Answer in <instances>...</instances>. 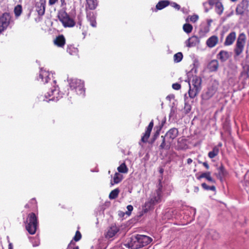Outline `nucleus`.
Instances as JSON below:
<instances>
[{
  "label": "nucleus",
  "instance_id": "nucleus-16",
  "mask_svg": "<svg viewBox=\"0 0 249 249\" xmlns=\"http://www.w3.org/2000/svg\"><path fill=\"white\" fill-rule=\"evenodd\" d=\"M153 125H154L153 121L152 120L150 122L148 126L146 127L145 132L141 140L142 142H146L147 141V140L150 136V135L151 130L152 129V128L153 127Z\"/></svg>",
  "mask_w": 249,
  "mask_h": 249
},
{
  "label": "nucleus",
  "instance_id": "nucleus-8",
  "mask_svg": "<svg viewBox=\"0 0 249 249\" xmlns=\"http://www.w3.org/2000/svg\"><path fill=\"white\" fill-rule=\"evenodd\" d=\"M10 20V17L8 13H4L0 17V34L7 29L9 25Z\"/></svg>",
  "mask_w": 249,
  "mask_h": 249
},
{
  "label": "nucleus",
  "instance_id": "nucleus-38",
  "mask_svg": "<svg viewBox=\"0 0 249 249\" xmlns=\"http://www.w3.org/2000/svg\"><path fill=\"white\" fill-rule=\"evenodd\" d=\"M202 188L206 190H211L212 191H215V187L214 186H208L206 183H203L201 184Z\"/></svg>",
  "mask_w": 249,
  "mask_h": 249
},
{
  "label": "nucleus",
  "instance_id": "nucleus-57",
  "mask_svg": "<svg viewBox=\"0 0 249 249\" xmlns=\"http://www.w3.org/2000/svg\"><path fill=\"white\" fill-rule=\"evenodd\" d=\"M174 97V96L173 95H168L166 97V99L169 100H170L172 98H173Z\"/></svg>",
  "mask_w": 249,
  "mask_h": 249
},
{
  "label": "nucleus",
  "instance_id": "nucleus-26",
  "mask_svg": "<svg viewBox=\"0 0 249 249\" xmlns=\"http://www.w3.org/2000/svg\"><path fill=\"white\" fill-rule=\"evenodd\" d=\"M45 1L44 0H41L40 6H37V12L39 15H43L45 13Z\"/></svg>",
  "mask_w": 249,
  "mask_h": 249
},
{
  "label": "nucleus",
  "instance_id": "nucleus-15",
  "mask_svg": "<svg viewBox=\"0 0 249 249\" xmlns=\"http://www.w3.org/2000/svg\"><path fill=\"white\" fill-rule=\"evenodd\" d=\"M119 231V229L115 225L110 227L106 232L105 235L107 238L109 239L113 237Z\"/></svg>",
  "mask_w": 249,
  "mask_h": 249
},
{
  "label": "nucleus",
  "instance_id": "nucleus-33",
  "mask_svg": "<svg viewBox=\"0 0 249 249\" xmlns=\"http://www.w3.org/2000/svg\"><path fill=\"white\" fill-rule=\"evenodd\" d=\"M183 58V54L179 52L174 55V61L175 63H178L181 61Z\"/></svg>",
  "mask_w": 249,
  "mask_h": 249
},
{
  "label": "nucleus",
  "instance_id": "nucleus-1",
  "mask_svg": "<svg viewBox=\"0 0 249 249\" xmlns=\"http://www.w3.org/2000/svg\"><path fill=\"white\" fill-rule=\"evenodd\" d=\"M53 75L48 71L41 69L40 71L39 77L37 78L38 81L40 80L44 84L48 83L49 81H52L51 83V87H50L49 91L44 95H40L39 100L40 101L49 102L50 101H57L62 97V93L59 91L58 87L56 85V81L53 79Z\"/></svg>",
  "mask_w": 249,
  "mask_h": 249
},
{
  "label": "nucleus",
  "instance_id": "nucleus-32",
  "mask_svg": "<svg viewBox=\"0 0 249 249\" xmlns=\"http://www.w3.org/2000/svg\"><path fill=\"white\" fill-rule=\"evenodd\" d=\"M183 31L187 34H189L193 30V26L189 23H185L183 26Z\"/></svg>",
  "mask_w": 249,
  "mask_h": 249
},
{
  "label": "nucleus",
  "instance_id": "nucleus-53",
  "mask_svg": "<svg viewBox=\"0 0 249 249\" xmlns=\"http://www.w3.org/2000/svg\"><path fill=\"white\" fill-rule=\"evenodd\" d=\"M78 24L81 26V24H82V19H81V17L80 15L78 16Z\"/></svg>",
  "mask_w": 249,
  "mask_h": 249
},
{
  "label": "nucleus",
  "instance_id": "nucleus-23",
  "mask_svg": "<svg viewBox=\"0 0 249 249\" xmlns=\"http://www.w3.org/2000/svg\"><path fill=\"white\" fill-rule=\"evenodd\" d=\"M197 178L198 179H200L202 178H205L208 181H209L210 182H214V179L212 178V177L211 176V173L210 172L202 173Z\"/></svg>",
  "mask_w": 249,
  "mask_h": 249
},
{
  "label": "nucleus",
  "instance_id": "nucleus-20",
  "mask_svg": "<svg viewBox=\"0 0 249 249\" xmlns=\"http://www.w3.org/2000/svg\"><path fill=\"white\" fill-rule=\"evenodd\" d=\"M87 18L88 20L90 22L91 26L95 27L96 26V22L94 13L91 11H87Z\"/></svg>",
  "mask_w": 249,
  "mask_h": 249
},
{
  "label": "nucleus",
  "instance_id": "nucleus-25",
  "mask_svg": "<svg viewBox=\"0 0 249 249\" xmlns=\"http://www.w3.org/2000/svg\"><path fill=\"white\" fill-rule=\"evenodd\" d=\"M117 171L121 174H127L128 172V168L125 163L123 162L117 167Z\"/></svg>",
  "mask_w": 249,
  "mask_h": 249
},
{
  "label": "nucleus",
  "instance_id": "nucleus-7",
  "mask_svg": "<svg viewBox=\"0 0 249 249\" xmlns=\"http://www.w3.org/2000/svg\"><path fill=\"white\" fill-rule=\"evenodd\" d=\"M246 39V36L244 33H241L239 35L234 49V52L236 55L238 56L243 52Z\"/></svg>",
  "mask_w": 249,
  "mask_h": 249
},
{
  "label": "nucleus",
  "instance_id": "nucleus-12",
  "mask_svg": "<svg viewBox=\"0 0 249 249\" xmlns=\"http://www.w3.org/2000/svg\"><path fill=\"white\" fill-rule=\"evenodd\" d=\"M249 6L248 0H243L236 8V13L238 15H242L247 10Z\"/></svg>",
  "mask_w": 249,
  "mask_h": 249
},
{
  "label": "nucleus",
  "instance_id": "nucleus-63",
  "mask_svg": "<svg viewBox=\"0 0 249 249\" xmlns=\"http://www.w3.org/2000/svg\"><path fill=\"white\" fill-rule=\"evenodd\" d=\"M221 145H222V144H221V143H219V146H221Z\"/></svg>",
  "mask_w": 249,
  "mask_h": 249
},
{
  "label": "nucleus",
  "instance_id": "nucleus-58",
  "mask_svg": "<svg viewBox=\"0 0 249 249\" xmlns=\"http://www.w3.org/2000/svg\"><path fill=\"white\" fill-rule=\"evenodd\" d=\"M8 249H13V246L12 243H9L8 245Z\"/></svg>",
  "mask_w": 249,
  "mask_h": 249
},
{
  "label": "nucleus",
  "instance_id": "nucleus-43",
  "mask_svg": "<svg viewBox=\"0 0 249 249\" xmlns=\"http://www.w3.org/2000/svg\"><path fill=\"white\" fill-rule=\"evenodd\" d=\"M81 238V234L80 232L78 231H77L76 232L75 235L73 237V240L75 241H79Z\"/></svg>",
  "mask_w": 249,
  "mask_h": 249
},
{
  "label": "nucleus",
  "instance_id": "nucleus-48",
  "mask_svg": "<svg viewBox=\"0 0 249 249\" xmlns=\"http://www.w3.org/2000/svg\"><path fill=\"white\" fill-rule=\"evenodd\" d=\"M127 209L128 211L126 212V213L127 214L130 215L131 213V212H132V211L133 209V207L132 205H129L127 206Z\"/></svg>",
  "mask_w": 249,
  "mask_h": 249
},
{
  "label": "nucleus",
  "instance_id": "nucleus-62",
  "mask_svg": "<svg viewBox=\"0 0 249 249\" xmlns=\"http://www.w3.org/2000/svg\"><path fill=\"white\" fill-rule=\"evenodd\" d=\"M25 207H28V204H26V205H25Z\"/></svg>",
  "mask_w": 249,
  "mask_h": 249
},
{
  "label": "nucleus",
  "instance_id": "nucleus-55",
  "mask_svg": "<svg viewBox=\"0 0 249 249\" xmlns=\"http://www.w3.org/2000/svg\"><path fill=\"white\" fill-rule=\"evenodd\" d=\"M199 187L197 186H195L194 187V191L195 193H197L199 191Z\"/></svg>",
  "mask_w": 249,
  "mask_h": 249
},
{
  "label": "nucleus",
  "instance_id": "nucleus-4",
  "mask_svg": "<svg viewBox=\"0 0 249 249\" xmlns=\"http://www.w3.org/2000/svg\"><path fill=\"white\" fill-rule=\"evenodd\" d=\"M68 82L71 89L74 90L77 94L84 97L85 94L84 83L82 80L76 78L68 79Z\"/></svg>",
  "mask_w": 249,
  "mask_h": 249
},
{
  "label": "nucleus",
  "instance_id": "nucleus-59",
  "mask_svg": "<svg viewBox=\"0 0 249 249\" xmlns=\"http://www.w3.org/2000/svg\"><path fill=\"white\" fill-rule=\"evenodd\" d=\"M219 170L221 172V173H223V168L222 166H221L220 168H219Z\"/></svg>",
  "mask_w": 249,
  "mask_h": 249
},
{
  "label": "nucleus",
  "instance_id": "nucleus-64",
  "mask_svg": "<svg viewBox=\"0 0 249 249\" xmlns=\"http://www.w3.org/2000/svg\"><path fill=\"white\" fill-rule=\"evenodd\" d=\"M210 23H211V21H209V23H208V25L210 24Z\"/></svg>",
  "mask_w": 249,
  "mask_h": 249
},
{
  "label": "nucleus",
  "instance_id": "nucleus-36",
  "mask_svg": "<svg viewBox=\"0 0 249 249\" xmlns=\"http://www.w3.org/2000/svg\"><path fill=\"white\" fill-rule=\"evenodd\" d=\"M22 12V7L20 5L16 6L14 9V13L17 17L19 16Z\"/></svg>",
  "mask_w": 249,
  "mask_h": 249
},
{
  "label": "nucleus",
  "instance_id": "nucleus-40",
  "mask_svg": "<svg viewBox=\"0 0 249 249\" xmlns=\"http://www.w3.org/2000/svg\"><path fill=\"white\" fill-rule=\"evenodd\" d=\"M67 249H79L78 246H75V243L71 241L68 245Z\"/></svg>",
  "mask_w": 249,
  "mask_h": 249
},
{
  "label": "nucleus",
  "instance_id": "nucleus-27",
  "mask_svg": "<svg viewBox=\"0 0 249 249\" xmlns=\"http://www.w3.org/2000/svg\"><path fill=\"white\" fill-rule=\"evenodd\" d=\"M208 67L211 71H215L218 68V62L216 60H213L210 62Z\"/></svg>",
  "mask_w": 249,
  "mask_h": 249
},
{
  "label": "nucleus",
  "instance_id": "nucleus-37",
  "mask_svg": "<svg viewBox=\"0 0 249 249\" xmlns=\"http://www.w3.org/2000/svg\"><path fill=\"white\" fill-rule=\"evenodd\" d=\"M67 51L68 53H69L71 55H73L77 53V50L75 48L71 46H69L67 47Z\"/></svg>",
  "mask_w": 249,
  "mask_h": 249
},
{
  "label": "nucleus",
  "instance_id": "nucleus-41",
  "mask_svg": "<svg viewBox=\"0 0 249 249\" xmlns=\"http://www.w3.org/2000/svg\"><path fill=\"white\" fill-rule=\"evenodd\" d=\"M177 110H178V109H177V107H172L171 108L170 113V114H169V117H172L175 116L176 114L177 113Z\"/></svg>",
  "mask_w": 249,
  "mask_h": 249
},
{
  "label": "nucleus",
  "instance_id": "nucleus-9",
  "mask_svg": "<svg viewBox=\"0 0 249 249\" xmlns=\"http://www.w3.org/2000/svg\"><path fill=\"white\" fill-rule=\"evenodd\" d=\"M178 131L176 128H172L169 130L163 136L166 139V142L171 144L173 140L175 139L178 135Z\"/></svg>",
  "mask_w": 249,
  "mask_h": 249
},
{
  "label": "nucleus",
  "instance_id": "nucleus-17",
  "mask_svg": "<svg viewBox=\"0 0 249 249\" xmlns=\"http://www.w3.org/2000/svg\"><path fill=\"white\" fill-rule=\"evenodd\" d=\"M218 37L216 36H212L210 37L206 41V45L210 48L215 47L218 42Z\"/></svg>",
  "mask_w": 249,
  "mask_h": 249
},
{
  "label": "nucleus",
  "instance_id": "nucleus-34",
  "mask_svg": "<svg viewBox=\"0 0 249 249\" xmlns=\"http://www.w3.org/2000/svg\"><path fill=\"white\" fill-rule=\"evenodd\" d=\"M162 138V142L160 147L161 149H168L170 147V144L167 143L166 139L163 136H161Z\"/></svg>",
  "mask_w": 249,
  "mask_h": 249
},
{
  "label": "nucleus",
  "instance_id": "nucleus-13",
  "mask_svg": "<svg viewBox=\"0 0 249 249\" xmlns=\"http://www.w3.org/2000/svg\"><path fill=\"white\" fill-rule=\"evenodd\" d=\"M199 43V39L197 36H193L186 40L184 43L187 47L191 48L197 45Z\"/></svg>",
  "mask_w": 249,
  "mask_h": 249
},
{
  "label": "nucleus",
  "instance_id": "nucleus-44",
  "mask_svg": "<svg viewBox=\"0 0 249 249\" xmlns=\"http://www.w3.org/2000/svg\"><path fill=\"white\" fill-rule=\"evenodd\" d=\"M191 109L190 105L188 104L185 103L184 107V110L185 113H188Z\"/></svg>",
  "mask_w": 249,
  "mask_h": 249
},
{
  "label": "nucleus",
  "instance_id": "nucleus-22",
  "mask_svg": "<svg viewBox=\"0 0 249 249\" xmlns=\"http://www.w3.org/2000/svg\"><path fill=\"white\" fill-rule=\"evenodd\" d=\"M170 4V2L167 0H163L160 1L156 5V9L160 10L166 7Z\"/></svg>",
  "mask_w": 249,
  "mask_h": 249
},
{
  "label": "nucleus",
  "instance_id": "nucleus-56",
  "mask_svg": "<svg viewBox=\"0 0 249 249\" xmlns=\"http://www.w3.org/2000/svg\"><path fill=\"white\" fill-rule=\"evenodd\" d=\"M192 161H193V160L189 158L187 159V162L188 164H190L192 162Z\"/></svg>",
  "mask_w": 249,
  "mask_h": 249
},
{
  "label": "nucleus",
  "instance_id": "nucleus-46",
  "mask_svg": "<svg viewBox=\"0 0 249 249\" xmlns=\"http://www.w3.org/2000/svg\"><path fill=\"white\" fill-rule=\"evenodd\" d=\"M190 20L193 22H196L198 19V16L196 15H194L191 16L189 18Z\"/></svg>",
  "mask_w": 249,
  "mask_h": 249
},
{
  "label": "nucleus",
  "instance_id": "nucleus-31",
  "mask_svg": "<svg viewBox=\"0 0 249 249\" xmlns=\"http://www.w3.org/2000/svg\"><path fill=\"white\" fill-rule=\"evenodd\" d=\"M215 11L219 15H220L223 11V7L220 2H217L215 3Z\"/></svg>",
  "mask_w": 249,
  "mask_h": 249
},
{
  "label": "nucleus",
  "instance_id": "nucleus-14",
  "mask_svg": "<svg viewBox=\"0 0 249 249\" xmlns=\"http://www.w3.org/2000/svg\"><path fill=\"white\" fill-rule=\"evenodd\" d=\"M141 248L150 244L152 239L149 236L144 235H137Z\"/></svg>",
  "mask_w": 249,
  "mask_h": 249
},
{
  "label": "nucleus",
  "instance_id": "nucleus-18",
  "mask_svg": "<svg viewBox=\"0 0 249 249\" xmlns=\"http://www.w3.org/2000/svg\"><path fill=\"white\" fill-rule=\"evenodd\" d=\"M236 38V33L232 32L230 33L226 38L224 42L225 46H230L233 44Z\"/></svg>",
  "mask_w": 249,
  "mask_h": 249
},
{
  "label": "nucleus",
  "instance_id": "nucleus-51",
  "mask_svg": "<svg viewBox=\"0 0 249 249\" xmlns=\"http://www.w3.org/2000/svg\"><path fill=\"white\" fill-rule=\"evenodd\" d=\"M207 2L209 4V5L212 7L215 3V0H209Z\"/></svg>",
  "mask_w": 249,
  "mask_h": 249
},
{
  "label": "nucleus",
  "instance_id": "nucleus-45",
  "mask_svg": "<svg viewBox=\"0 0 249 249\" xmlns=\"http://www.w3.org/2000/svg\"><path fill=\"white\" fill-rule=\"evenodd\" d=\"M209 4L207 2H205L203 3L205 12H208V11L212 8L209 5Z\"/></svg>",
  "mask_w": 249,
  "mask_h": 249
},
{
  "label": "nucleus",
  "instance_id": "nucleus-42",
  "mask_svg": "<svg viewBox=\"0 0 249 249\" xmlns=\"http://www.w3.org/2000/svg\"><path fill=\"white\" fill-rule=\"evenodd\" d=\"M244 185L247 192L249 193V178L244 181Z\"/></svg>",
  "mask_w": 249,
  "mask_h": 249
},
{
  "label": "nucleus",
  "instance_id": "nucleus-61",
  "mask_svg": "<svg viewBox=\"0 0 249 249\" xmlns=\"http://www.w3.org/2000/svg\"><path fill=\"white\" fill-rule=\"evenodd\" d=\"M163 172V170L162 169L160 170V173H162Z\"/></svg>",
  "mask_w": 249,
  "mask_h": 249
},
{
  "label": "nucleus",
  "instance_id": "nucleus-10",
  "mask_svg": "<svg viewBox=\"0 0 249 249\" xmlns=\"http://www.w3.org/2000/svg\"><path fill=\"white\" fill-rule=\"evenodd\" d=\"M124 245L126 248L130 249H138L141 248L137 235L131 238L130 240Z\"/></svg>",
  "mask_w": 249,
  "mask_h": 249
},
{
  "label": "nucleus",
  "instance_id": "nucleus-54",
  "mask_svg": "<svg viewBox=\"0 0 249 249\" xmlns=\"http://www.w3.org/2000/svg\"><path fill=\"white\" fill-rule=\"evenodd\" d=\"M203 165L207 169L209 168V166L206 162H203Z\"/></svg>",
  "mask_w": 249,
  "mask_h": 249
},
{
  "label": "nucleus",
  "instance_id": "nucleus-28",
  "mask_svg": "<svg viewBox=\"0 0 249 249\" xmlns=\"http://www.w3.org/2000/svg\"><path fill=\"white\" fill-rule=\"evenodd\" d=\"M86 1L88 7L90 10L95 9L98 5L97 0H86Z\"/></svg>",
  "mask_w": 249,
  "mask_h": 249
},
{
  "label": "nucleus",
  "instance_id": "nucleus-2",
  "mask_svg": "<svg viewBox=\"0 0 249 249\" xmlns=\"http://www.w3.org/2000/svg\"><path fill=\"white\" fill-rule=\"evenodd\" d=\"M162 197V186L160 182L157 188L152 192L150 196L149 200L145 203L146 209H150L154 205L161 201Z\"/></svg>",
  "mask_w": 249,
  "mask_h": 249
},
{
  "label": "nucleus",
  "instance_id": "nucleus-49",
  "mask_svg": "<svg viewBox=\"0 0 249 249\" xmlns=\"http://www.w3.org/2000/svg\"><path fill=\"white\" fill-rule=\"evenodd\" d=\"M170 4L171 5V6H172L173 7L175 8L177 10H179L180 9V6L176 2H171Z\"/></svg>",
  "mask_w": 249,
  "mask_h": 249
},
{
  "label": "nucleus",
  "instance_id": "nucleus-39",
  "mask_svg": "<svg viewBox=\"0 0 249 249\" xmlns=\"http://www.w3.org/2000/svg\"><path fill=\"white\" fill-rule=\"evenodd\" d=\"M31 242L34 247H37L40 244L39 240L38 237L31 239Z\"/></svg>",
  "mask_w": 249,
  "mask_h": 249
},
{
  "label": "nucleus",
  "instance_id": "nucleus-19",
  "mask_svg": "<svg viewBox=\"0 0 249 249\" xmlns=\"http://www.w3.org/2000/svg\"><path fill=\"white\" fill-rule=\"evenodd\" d=\"M54 44L58 47H63L65 44V38L63 35H59L53 40Z\"/></svg>",
  "mask_w": 249,
  "mask_h": 249
},
{
  "label": "nucleus",
  "instance_id": "nucleus-5",
  "mask_svg": "<svg viewBox=\"0 0 249 249\" xmlns=\"http://www.w3.org/2000/svg\"><path fill=\"white\" fill-rule=\"evenodd\" d=\"M37 224V219L36 214L33 213H30L25 224L26 229L30 234H34L36 233Z\"/></svg>",
  "mask_w": 249,
  "mask_h": 249
},
{
  "label": "nucleus",
  "instance_id": "nucleus-21",
  "mask_svg": "<svg viewBox=\"0 0 249 249\" xmlns=\"http://www.w3.org/2000/svg\"><path fill=\"white\" fill-rule=\"evenodd\" d=\"M123 176L121 173L119 172L115 173L113 178V182L112 181H111V185H113L114 184L120 183L123 180Z\"/></svg>",
  "mask_w": 249,
  "mask_h": 249
},
{
  "label": "nucleus",
  "instance_id": "nucleus-29",
  "mask_svg": "<svg viewBox=\"0 0 249 249\" xmlns=\"http://www.w3.org/2000/svg\"><path fill=\"white\" fill-rule=\"evenodd\" d=\"M210 31V24L202 25L200 29L199 33L201 35H204Z\"/></svg>",
  "mask_w": 249,
  "mask_h": 249
},
{
  "label": "nucleus",
  "instance_id": "nucleus-3",
  "mask_svg": "<svg viewBox=\"0 0 249 249\" xmlns=\"http://www.w3.org/2000/svg\"><path fill=\"white\" fill-rule=\"evenodd\" d=\"M189 90L188 94L191 98H195L201 88V79L197 76H194L191 81H189Z\"/></svg>",
  "mask_w": 249,
  "mask_h": 249
},
{
  "label": "nucleus",
  "instance_id": "nucleus-52",
  "mask_svg": "<svg viewBox=\"0 0 249 249\" xmlns=\"http://www.w3.org/2000/svg\"><path fill=\"white\" fill-rule=\"evenodd\" d=\"M58 0H49V4L50 5L54 4Z\"/></svg>",
  "mask_w": 249,
  "mask_h": 249
},
{
  "label": "nucleus",
  "instance_id": "nucleus-30",
  "mask_svg": "<svg viewBox=\"0 0 249 249\" xmlns=\"http://www.w3.org/2000/svg\"><path fill=\"white\" fill-rule=\"evenodd\" d=\"M219 152V148L217 146H215L213 148L212 151L209 152L208 156L211 159L213 158L218 154Z\"/></svg>",
  "mask_w": 249,
  "mask_h": 249
},
{
  "label": "nucleus",
  "instance_id": "nucleus-35",
  "mask_svg": "<svg viewBox=\"0 0 249 249\" xmlns=\"http://www.w3.org/2000/svg\"><path fill=\"white\" fill-rule=\"evenodd\" d=\"M119 192V191L118 189H115L112 191L109 195V198L111 199L116 198L118 196Z\"/></svg>",
  "mask_w": 249,
  "mask_h": 249
},
{
  "label": "nucleus",
  "instance_id": "nucleus-11",
  "mask_svg": "<svg viewBox=\"0 0 249 249\" xmlns=\"http://www.w3.org/2000/svg\"><path fill=\"white\" fill-rule=\"evenodd\" d=\"M217 89V84H214L209 87L207 91L202 94V98L204 100L211 98L216 92Z\"/></svg>",
  "mask_w": 249,
  "mask_h": 249
},
{
  "label": "nucleus",
  "instance_id": "nucleus-47",
  "mask_svg": "<svg viewBox=\"0 0 249 249\" xmlns=\"http://www.w3.org/2000/svg\"><path fill=\"white\" fill-rule=\"evenodd\" d=\"M172 88L176 90H178L181 88V86L178 83H174L172 85Z\"/></svg>",
  "mask_w": 249,
  "mask_h": 249
},
{
  "label": "nucleus",
  "instance_id": "nucleus-6",
  "mask_svg": "<svg viewBox=\"0 0 249 249\" xmlns=\"http://www.w3.org/2000/svg\"><path fill=\"white\" fill-rule=\"evenodd\" d=\"M58 17L65 27H72L75 25L74 21L65 11H60L58 13Z\"/></svg>",
  "mask_w": 249,
  "mask_h": 249
},
{
  "label": "nucleus",
  "instance_id": "nucleus-50",
  "mask_svg": "<svg viewBox=\"0 0 249 249\" xmlns=\"http://www.w3.org/2000/svg\"><path fill=\"white\" fill-rule=\"evenodd\" d=\"M211 233H213L215 236V237L213 236V239H216L219 237L218 233L215 231H212Z\"/></svg>",
  "mask_w": 249,
  "mask_h": 249
},
{
  "label": "nucleus",
  "instance_id": "nucleus-24",
  "mask_svg": "<svg viewBox=\"0 0 249 249\" xmlns=\"http://www.w3.org/2000/svg\"><path fill=\"white\" fill-rule=\"evenodd\" d=\"M229 53L225 51H220L217 55L218 58L223 62L227 60L229 58Z\"/></svg>",
  "mask_w": 249,
  "mask_h": 249
},
{
  "label": "nucleus",
  "instance_id": "nucleus-60",
  "mask_svg": "<svg viewBox=\"0 0 249 249\" xmlns=\"http://www.w3.org/2000/svg\"><path fill=\"white\" fill-rule=\"evenodd\" d=\"M62 4H63L65 3V0H60Z\"/></svg>",
  "mask_w": 249,
  "mask_h": 249
}]
</instances>
